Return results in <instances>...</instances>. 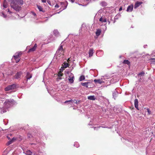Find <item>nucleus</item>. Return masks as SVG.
I'll list each match as a JSON object with an SVG mask.
<instances>
[{"mask_svg":"<svg viewBox=\"0 0 155 155\" xmlns=\"http://www.w3.org/2000/svg\"><path fill=\"white\" fill-rule=\"evenodd\" d=\"M69 78H68V81L70 83H72L74 82V75L72 73H70L69 74Z\"/></svg>","mask_w":155,"mask_h":155,"instance_id":"nucleus-5","label":"nucleus"},{"mask_svg":"<svg viewBox=\"0 0 155 155\" xmlns=\"http://www.w3.org/2000/svg\"><path fill=\"white\" fill-rule=\"evenodd\" d=\"M74 103L77 104V101L76 100H71L68 101H66L64 102V103Z\"/></svg>","mask_w":155,"mask_h":155,"instance_id":"nucleus-11","label":"nucleus"},{"mask_svg":"<svg viewBox=\"0 0 155 155\" xmlns=\"http://www.w3.org/2000/svg\"><path fill=\"white\" fill-rule=\"evenodd\" d=\"M19 60H19V58L18 59H16V60H15L16 61V63H17V62H18L19 61Z\"/></svg>","mask_w":155,"mask_h":155,"instance_id":"nucleus-37","label":"nucleus"},{"mask_svg":"<svg viewBox=\"0 0 155 155\" xmlns=\"http://www.w3.org/2000/svg\"><path fill=\"white\" fill-rule=\"evenodd\" d=\"M37 46V44H35L33 48L29 49V51H28V52H31L35 51V49H36Z\"/></svg>","mask_w":155,"mask_h":155,"instance_id":"nucleus-8","label":"nucleus"},{"mask_svg":"<svg viewBox=\"0 0 155 155\" xmlns=\"http://www.w3.org/2000/svg\"><path fill=\"white\" fill-rule=\"evenodd\" d=\"M7 138L9 139H10V138L9 137H8V136H7Z\"/></svg>","mask_w":155,"mask_h":155,"instance_id":"nucleus-47","label":"nucleus"},{"mask_svg":"<svg viewBox=\"0 0 155 155\" xmlns=\"http://www.w3.org/2000/svg\"><path fill=\"white\" fill-rule=\"evenodd\" d=\"M3 6L4 8H6L7 7V5L6 4H5V3H4Z\"/></svg>","mask_w":155,"mask_h":155,"instance_id":"nucleus-35","label":"nucleus"},{"mask_svg":"<svg viewBox=\"0 0 155 155\" xmlns=\"http://www.w3.org/2000/svg\"><path fill=\"white\" fill-rule=\"evenodd\" d=\"M48 4H50V2H48Z\"/></svg>","mask_w":155,"mask_h":155,"instance_id":"nucleus-51","label":"nucleus"},{"mask_svg":"<svg viewBox=\"0 0 155 155\" xmlns=\"http://www.w3.org/2000/svg\"><path fill=\"white\" fill-rule=\"evenodd\" d=\"M71 1L73 3L74 2V0H71Z\"/></svg>","mask_w":155,"mask_h":155,"instance_id":"nucleus-45","label":"nucleus"},{"mask_svg":"<svg viewBox=\"0 0 155 155\" xmlns=\"http://www.w3.org/2000/svg\"><path fill=\"white\" fill-rule=\"evenodd\" d=\"M2 16L4 18H5L6 17V15L4 14L3 13H2Z\"/></svg>","mask_w":155,"mask_h":155,"instance_id":"nucleus-36","label":"nucleus"},{"mask_svg":"<svg viewBox=\"0 0 155 155\" xmlns=\"http://www.w3.org/2000/svg\"><path fill=\"white\" fill-rule=\"evenodd\" d=\"M69 59H68V62H69Z\"/></svg>","mask_w":155,"mask_h":155,"instance_id":"nucleus-48","label":"nucleus"},{"mask_svg":"<svg viewBox=\"0 0 155 155\" xmlns=\"http://www.w3.org/2000/svg\"><path fill=\"white\" fill-rule=\"evenodd\" d=\"M26 153L27 155H31L32 152L29 150L26 152Z\"/></svg>","mask_w":155,"mask_h":155,"instance_id":"nucleus-30","label":"nucleus"},{"mask_svg":"<svg viewBox=\"0 0 155 155\" xmlns=\"http://www.w3.org/2000/svg\"><path fill=\"white\" fill-rule=\"evenodd\" d=\"M54 35L56 36H58L59 34L57 30H54Z\"/></svg>","mask_w":155,"mask_h":155,"instance_id":"nucleus-21","label":"nucleus"},{"mask_svg":"<svg viewBox=\"0 0 155 155\" xmlns=\"http://www.w3.org/2000/svg\"><path fill=\"white\" fill-rule=\"evenodd\" d=\"M14 102L15 101L13 99L6 100L4 103V107H6L7 108H8L14 105Z\"/></svg>","mask_w":155,"mask_h":155,"instance_id":"nucleus-2","label":"nucleus"},{"mask_svg":"<svg viewBox=\"0 0 155 155\" xmlns=\"http://www.w3.org/2000/svg\"><path fill=\"white\" fill-rule=\"evenodd\" d=\"M144 74V73L143 72H142L138 74V76H143Z\"/></svg>","mask_w":155,"mask_h":155,"instance_id":"nucleus-31","label":"nucleus"},{"mask_svg":"<svg viewBox=\"0 0 155 155\" xmlns=\"http://www.w3.org/2000/svg\"><path fill=\"white\" fill-rule=\"evenodd\" d=\"M23 4V0H15L12 1L11 3V6L16 11H19L21 9V7L20 5Z\"/></svg>","mask_w":155,"mask_h":155,"instance_id":"nucleus-1","label":"nucleus"},{"mask_svg":"<svg viewBox=\"0 0 155 155\" xmlns=\"http://www.w3.org/2000/svg\"><path fill=\"white\" fill-rule=\"evenodd\" d=\"M48 4H50V2H48Z\"/></svg>","mask_w":155,"mask_h":155,"instance_id":"nucleus-50","label":"nucleus"},{"mask_svg":"<svg viewBox=\"0 0 155 155\" xmlns=\"http://www.w3.org/2000/svg\"><path fill=\"white\" fill-rule=\"evenodd\" d=\"M100 5L104 7L106 6L107 4V3L106 2L103 1L100 3Z\"/></svg>","mask_w":155,"mask_h":155,"instance_id":"nucleus-20","label":"nucleus"},{"mask_svg":"<svg viewBox=\"0 0 155 155\" xmlns=\"http://www.w3.org/2000/svg\"><path fill=\"white\" fill-rule=\"evenodd\" d=\"M133 5L129 6L127 9V11L128 12H130L133 11Z\"/></svg>","mask_w":155,"mask_h":155,"instance_id":"nucleus-7","label":"nucleus"},{"mask_svg":"<svg viewBox=\"0 0 155 155\" xmlns=\"http://www.w3.org/2000/svg\"><path fill=\"white\" fill-rule=\"evenodd\" d=\"M89 83V82H87L84 83H81V84L82 86L85 87H88L87 85Z\"/></svg>","mask_w":155,"mask_h":155,"instance_id":"nucleus-18","label":"nucleus"},{"mask_svg":"<svg viewBox=\"0 0 155 155\" xmlns=\"http://www.w3.org/2000/svg\"><path fill=\"white\" fill-rule=\"evenodd\" d=\"M116 95V94L113 93V97H115L116 96H115V95Z\"/></svg>","mask_w":155,"mask_h":155,"instance_id":"nucleus-39","label":"nucleus"},{"mask_svg":"<svg viewBox=\"0 0 155 155\" xmlns=\"http://www.w3.org/2000/svg\"><path fill=\"white\" fill-rule=\"evenodd\" d=\"M22 74V72L21 71L18 72L14 76V78L17 79H20Z\"/></svg>","mask_w":155,"mask_h":155,"instance_id":"nucleus-6","label":"nucleus"},{"mask_svg":"<svg viewBox=\"0 0 155 155\" xmlns=\"http://www.w3.org/2000/svg\"><path fill=\"white\" fill-rule=\"evenodd\" d=\"M31 13L33 15H36V14L35 12H32Z\"/></svg>","mask_w":155,"mask_h":155,"instance_id":"nucleus-40","label":"nucleus"},{"mask_svg":"<svg viewBox=\"0 0 155 155\" xmlns=\"http://www.w3.org/2000/svg\"><path fill=\"white\" fill-rule=\"evenodd\" d=\"M85 77L84 75H82L79 78V80L80 81H82L85 79Z\"/></svg>","mask_w":155,"mask_h":155,"instance_id":"nucleus-27","label":"nucleus"},{"mask_svg":"<svg viewBox=\"0 0 155 155\" xmlns=\"http://www.w3.org/2000/svg\"><path fill=\"white\" fill-rule=\"evenodd\" d=\"M18 85L16 84H12L9 85L5 87L4 89L6 91H8L11 90H15L18 88Z\"/></svg>","mask_w":155,"mask_h":155,"instance_id":"nucleus-3","label":"nucleus"},{"mask_svg":"<svg viewBox=\"0 0 155 155\" xmlns=\"http://www.w3.org/2000/svg\"><path fill=\"white\" fill-rule=\"evenodd\" d=\"M101 33V30L100 29L97 30L96 32V36H99Z\"/></svg>","mask_w":155,"mask_h":155,"instance_id":"nucleus-24","label":"nucleus"},{"mask_svg":"<svg viewBox=\"0 0 155 155\" xmlns=\"http://www.w3.org/2000/svg\"><path fill=\"white\" fill-rule=\"evenodd\" d=\"M99 21L102 22H105L107 21V20L106 18H100Z\"/></svg>","mask_w":155,"mask_h":155,"instance_id":"nucleus-23","label":"nucleus"},{"mask_svg":"<svg viewBox=\"0 0 155 155\" xmlns=\"http://www.w3.org/2000/svg\"><path fill=\"white\" fill-rule=\"evenodd\" d=\"M142 3V2H137L134 5V8H136Z\"/></svg>","mask_w":155,"mask_h":155,"instance_id":"nucleus-10","label":"nucleus"},{"mask_svg":"<svg viewBox=\"0 0 155 155\" xmlns=\"http://www.w3.org/2000/svg\"><path fill=\"white\" fill-rule=\"evenodd\" d=\"M8 12H9L10 13H12V12L11 11H10L9 9H8Z\"/></svg>","mask_w":155,"mask_h":155,"instance_id":"nucleus-46","label":"nucleus"},{"mask_svg":"<svg viewBox=\"0 0 155 155\" xmlns=\"http://www.w3.org/2000/svg\"><path fill=\"white\" fill-rule=\"evenodd\" d=\"M61 79V77H60V78H59V77H58V78H57V79Z\"/></svg>","mask_w":155,"mask_h":155,"instance_id":"nucleus-43","label":"nucleus"},{"mask_svg":"<svg viewBox=\"0 0 155 155\" xmlns=\"http://www.w3.org/2000/svg\"><path fill=\"white\" fill-rule=\"evenodd\" d=\"M8 109V108H6V107L0 108V113L2 114L3 113L6 112L7 111Z\"/></svg>","mask_w":155,"mask_h":155,"instance_id":"nucleus-9","label":"nucleus"},{"mask_svg":"<svg viewBox=\"0 0 155 155\" xmlns=\"http://www.w3.org/2000/svg\"><path fill=\"white\" fill-rule=\"evenodd\" d=\"M120 58L121 57V56H120Z\"/></svg>","mask_w":155,"mask_h":155,"instance_id":"nucleus-52","label":"nucleus"},{"mask_svg":"<svg viewBox=\"0 0 155 155\" xmlns=\"http://www.w3.org/2000/svg\"><path fill=\"white\" fill-rule=\"evenodd\" d=\"M138 100L137 99H135L134 100V105L135 108L137 110H139L138 107Z\"/></svg>","mask_w":155,"mask_h":155,"instance_id":"nucleus-12","label":"nucleus"},{"mask_svg":"<svg viewBox=\"0 0 155 155\" xmlns=\"http://www.w3.org/2000/svg\"><path fill=\"white\" fill-rule=\"evenodd\" d=\"M88 99L90 100H95V98L94 95L90 96L88 97Z\"/></svg>","mask_w":155,"mask_h":155,"instance_id":"nucleus-17","label":"nucleus"},{"mask_svg":"<svg viewBox=\"0 0 155 155\" xmlns=\"http://www.w3.org/2000/svg\"><path fill=\"white\" fill-rule=\"evenodd\" d=\"M37 7L40 11L43 12V8L41 6L38 5H37Z\"/></svg>","mask_w":155,"mask_h":155,"instance_id":"nucleus-28","label":"nucleus"},{"mask_svg":"<svg viewBox=\"0 0 155 155\" xmlns=\"http://www.w3.org/2000/svg\"><path fill=\"white\" fill-rule=\"evenodd\" d=\"M93 49H91L89 50V57H91L92 56L93 54Z\"/></svg>","mask_w":155,"mask_h":155,"instance_id":"nucleus-14","label":"nucleus"},{"mask_svg":"<svg viewBox=\"0 0 155 155\" xmlns=\"http://www.w3.org/2000/svg\"><path fill=\"white\" fill-rule=\"evenodd\" d=\"M123 64H127L128 65H130V62L128 60H124V61Z\"/></svg>","mask_w":155,"mask_h":155,"instance_id":"nucleus-22","label":"nucleus"},{"mask_svg":"<svg viewBox=\"0 0 155 155\" xmlns=\"http://www.w3.org/2000/svg\"><path fill=\"white\" fill-rule=\"evenodd\" d=\"M63 75V74H62L61 72H60L58 73V76L59 78H60Z\"/></svg>","mask_w":155,"mask_h":155,"instance_id":"nucleus-32","label":"nucleus"},{"mask_svg":"<svg viewBox=\"0 0 155 155\" xmlns=\"http://www.w3.org/2000/svg\"><path fill=\"white\" fill-rule=\"evenodd\" d=\"M63 66L64 68H66L68 67V63L65 62Z\"/></svg>","mask_w":155,"mask_h":155,"instance_id":"nucleus-29","label":"nucleus"},{"mask_svg":"<svg viewBox=\"0 0 155 155\" xmlns=\"http://www.w3.org/2000/svg\"><path fill=\"white\" fill-rule=\"evenodd\" d=\"M17 54H15V55L14 56L15 60L19 58L21 54V52L17 53Z\"/></svg>","mask_w":155,"mask_h":155,"instance_id":"nucleus-13","label":"nucleus"},{"mask_svg":"<svg viewBox=\"0 0 155 155\" xmlns=\"http://www.w3.org/2000/svg\"><path fill=\"white\" fill-rule=\"evenodd\" d=\"M147 112L149 114H151V111L148 108H147Z\"/></svg>","mask_w":155,"mask_h":155,"instance_id":"nucleus-33","label":"nucleus"},{"mask_svg":"<svg viewBox=\"0 0 155 155\" xmlns=\"http://www.w3.org/2000/svg\"><path fill=\"white\" fill-rule=\"evenodd\" d=\"M149 60L151 61H150L151 64H155V58H151Z\"/></svg>","mask_w":155,"mask_h":155,"instance_id":"nucleus-19","label":"nucleus"},{"mask_svg":"<svg viewBox=\"0 0 155 155\" xmlns=\"http://www.w3.org/2000/svg\"><path fill=\"white\" fill-rule=\"evenodd\" d=\"M55 7L56 8H58L59 7V6L57 4L55 5Z\"/></svg>","mask_w":155,"mask_h":155,"instance_id":"nucleus-38","label":"nucleus"},{"mask_svg":"<svg viewBox=\"0 0 155 155\" xmlns=\"http://www.w3.org/2000/svg\"><path fill=\"white\" fill-rule=\"evenodd\" d=\"M7 95H5L4 94H0V98L4 99L6 97H7Z\"/></svg>","mask_w":155,"mask_h":155,"instance_id":"nucleus-26","label":"nucleus"},{"mask_svg":"<svg viewBox=\"0 0 155 155\" xmlns=\"http://www.w3.org/2000/svg\"><path fill=\"white\" fill-rule=\"evenodd\" d=\"M122 10V7H121L119 8V11H121V10Z\"/></svg>","mask_w":155,"mask_h":155,"instance_id":"nucleus-44","label":"nucleus"},{"mask_svg":"<svg viewBox=\"0 0 155 155\" xmlns=\"http://www.w3.org/2000/svg\"><path fill=\"white\" fill-rule=\"evenodd\" d=\"M64 53V50L63 48V46L61 45H60L59 48L56 51V54L57 56L59 57L61 55L63 54Z\"/></svg>","mask_w":155,"mask_h":155,"instance_id":"nucleus-4","label":"nucleus"},{"mask_svg":"<svg viewBox=\"0 0 155 155\" xmlns=\"http://www.w3.org/2000/svg\"><path fill=\"white\" fill-rule=\"evenodd\" d=\"M42 2L43 3H45L46 2V0H42Z\"/></svg>","mask_w":155,"mask_h":155,"instance_id":"nucleus-42","label":"nucleus"},{"mask_svg":"<svg viewBox=\"0 0 155 155\" xmlns=\"http://www.w3.org/2000/svg\"><path fill=\"white\" fill-rule=\"evenodd\" d=\"M16 140V139H15V138H12V140L10 141H9L8 142V145H10V144H11L15 140Z\"/></svg>","mask_w":155,"mask_h":155,"instance_id":"nucleus-25","label":"nucleus"},{"mask_svg":"<svg viewBox=\"0 0 155 155\" xmlns=\"http://www.w3.org/2000/svg\"><path fill=\"white\" fill-rule=\"evenodd\" d=\"M99 128V127H95L94 128V130H96Z\"/></svg>","mask_w":155,"mask_h":155,"instance_id":"nucleus-41","label":"nucleus"},{"mask_svg":"<svg viewBox=\"0 0 155 155\" xmlns=\"http://www.w3.org/2000/svg\"><path fill=\"white\" fill-rule=\"evenodd\" d=\"M87 1H89V0H86Z\"/></svg>","mask_w":155,"mask_h":155,"instance_id":"nucleus-49","label":"nucleus"},{"mask_svg":"<svg viewBox=\"0 0 155 155\" xmlns=\"http://www.w3.org/2000/svg\"><path fill=\"white\" fill-rule=\"evenodd\" d=\"M32 77V75L29 73L28 72L27 74V75L26 76V78L27 80L28 79H30Z\"/></svg>","mask_w":155,"mask_h":155,"instance_id":"nucleus-15","label":"nucleus"},{"mask_svg":"<svg viewBox=\"0 0 155 155\" xmlns=\"http://www.w3.org/2000/svg\"><path fill=\"white\" fill-rule=\"evenodd\" d=\"M94 81L96 84L98 83L100 84H101L103 82V81L100 79H94Z\"/></svg>","mask_w":155,"mask_h":155,"instance_id":"nucleus-16","label":"nucleus"},{"mask_svg":"<svg viewBox=\"0 0 155 155\" xmlns=\"http://www.w3.org/2000/svg\"><path fill=\"white\" fill-rule=\"evenodd\" d=\"M74 146L75 147H78L79 146V145L77 143H76L74 144Z\"/></svg>","mask_w":155,"mask_h":155,"instance_id":"nucleus-34","label":"nucleus"}]
</instances>
